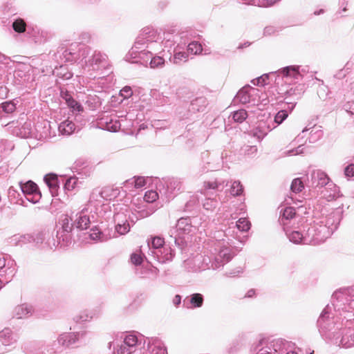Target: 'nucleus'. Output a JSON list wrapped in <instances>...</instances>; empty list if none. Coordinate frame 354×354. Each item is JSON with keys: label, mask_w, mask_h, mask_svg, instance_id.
Instances as JSON below:
<instances>
[{"label": "nucleus", "mask_w": 354, "mask_h": 354, "mask_svg": "<svg viewBox=\"0 0 354 354\" xmlns=\"http://www.w3.org/2000/svg\"><path fill=\"white\" fill-rule=\"evenodd\" d=\"M14 77L18 84L28 88H34L35 74L30 66L20 65L15 71Z\"/></svg>", "instance_id": "nucleus-14"}, {"label": "nucleus", "mask_w": 354, "mask_h": 354, "mask_svg": "<svg viewBox=\"0 0 354 354\" xmlns=\"http://www.w3.org/2000/svg\"><path fill=\"white\" fill-rule=\"evenodd\" d=\"M26 24L24 19H17L12 23L13 30L19 33H22L26 31Z\"/></svg>", "instance_id": "nucleus-50"}, {"label": "nucleus", "mask_w": 354, "mask_h": 354, "mask_svg": "<svg viewBox=\"0 0 354 354\" xmlns=\"http://www.w3.org/2000/svg\"><path fill=\"white\" fill-rule=\"evenodd\" d=\"M114 221L116 224L129 223L127 215L123 212H117L114 214Z\"/></svg>", "instance_id": "nucleus-64"}, {"label": "nucleus", "mask_w": 354, "mask_h": 354, "mask_svg": "<svg viewBox=\"0 0 354 354\" xmlns=\"http://www.w3.org/2000/svg\"><path fill=\"white\" fill-rule=\"evenodd\" d=\"M89 236L92 240L100 242L106 241L112 237H114V236L111 234L109 230H104L102 231L97 226H94L91 228Z\"/></svg>", "instance_id": "nucleus-28"}, {"label": "nucleus", "mask_w": 354, "mask_h": 354, "mask_svg": "<svg viewBox=\"0 0 354 354\" xmlns=\"http://www.w3.org/2000/svg\"><path fill=\"white\" fill-rule=\"evenodd\" d=\"M284 231L290 241L295 244H303V237H304L303 232H300L299 231L290 232L287 228H284Z\"/></svg>", "instance_id": "nucleus-40"}, {"label": "nucleus", "mask_w": 354, "mask_h": 354, "mask_svg": "<svg viewBox=\"0 0 354 354\" xmlns=\"http://www.w3.org/2000/svg\"><path fill=\"white\" fill-rule=\"evenodd\" d=\"M308 181L311 187H324L330 183V178L323 171L313 169L310 172V177L308 178Z\"/></svg>", "instance_id": "nucleus-21"}, {"label": "nucleus", "mask_w": 354, "mask_h": 354, "mask_svg": "<svg viewBox=\"0 0 354 354\" xmlns=\"http://www.w3.org/2000/svg\"><path fill=\"white\" fill-rule=\"evenodd\" d=\"M85 57L82 65L84 71L91 79H95V73L106 68L109 65L106 55L91 47L89 53Z\"/></svg>", "instance_id": "nucleus-4"}, {"label": "nucleus", "mask_w": 354, "mask_h": 354, "mask_svg": "<svg viewBox=\"0 0 354 354\" xmlns=\"http://www.w3.org/2000/svg\"><path fill=\"white\" fill-rule=\"evenodd\" d=\"M147 339L148 338H145L141 334L129 333L124 335L123 344L138 352L140 348L146 344Z\"/></svg>", "instance_id": "nucleus-20"}, {"label": "nucleus", "mask_w": 354, "mask_h": 354, "mask_svg": "<svg viewBox=\"0 0 354 354\" xmlns=\"http://www.w3.org/2000/svg\"><path fill=\"white\" fill-rule=\"evenodd\" d=\"M0 109L6 113H12L16 109V104L12 101H6L1 104Z\"/></svg>", "instance_id": "nucleus-55"}, {"label": "nucleus", "mask_w": 354, "mask_h": 354, "mask_svg": "<svg viewBox=\"0 0 354 354\" xmlns=\"http://www.w3.org/2000/svg\"><path fill=\"white\" fill-rule=\"evenodd\" d=\"M138 353L135 349L131 348L122 343L118 347L115 354H138Z\"/></svg>", "instance_id": "nucleus-60"}, {"label": "nucleus", "mask_w": 354, "mask_h": 354, "mask_svg": "<svg viewBox=\"0 0 354 354\" xmlns=\"http://www.w3.org/2000/svg\"><path fill=\"white\" fill-rule=\"evenodd\" d=\"M151 246L152 248H149L150 251L152 250H161L162 248L165 246V241L164 239L155 236L151 240Z\"/></svg>", "instance_id": "nucleus-51"}, {"label": "nucleus", "mask_w": 354, "mask_h": 354, "mask_svg": "<svg viewBox=\"0 0 354 354\" xmlns=\"http://www.w3.org/2000/svg\"><path fill=\"white\" fill-rule=\"evenodd\" d=\"M30 234H16L10 238V243L15 245H24L30 243Z\"/></svg>", "instance_id": "nucleus-43"}, {"label": "nucleus", "mask_w": 354, "mask_h": 354, "mask_svg": "<svg viewBox=\"0 0 354 354\" xmlns=\"http://www.w3.org/2000/svg\"><path fill=\"white\" fill-rule=\"evenodd\" d=\"M16 263L9 257L0 254V277L4 278L5 282L8 283L16 272Z\"/></svg>", "instance_id": "nucleus-16"}, {"label": "nucleus", "mask_w": 354, "mask_h": 354, "mask_svg": "<svg viewBox=\"0 0 354 354\" xmlns=\"http://www.w3.org/2000/svg\"><path fill=\"white\" fill-rule=\"evenodd\" d=\"M276 128L272 123V118L269 117L266 121H259L257 127L252 131V135L260 142L271 130Z\"/></svg>", "instance_id": "nucleus-22"}, {"label": "nucleus", "mask_w": 354, "mask_h": 354, "mask_svg": "<svg viewBox=\"0 0 354 354\" xmlns=\"http://www.w3.org/2000/svg\"><path fill=\"white\" fill-rule=\"evenodd\" d=\"M207 105V101L205 97H197L192 100L189 106V112L204 111Z\"/></svg>", "instance_id": "nucleus-38"}, {"label": "nucleus", "mask_w": 354, "mask_h": 354, "mask_svg": "<svg viewBox=\"0 0 354 354\" xmlns=\"http://www.w3.org/2000/svg\"><path fill=\"white\" fill-rule=\"evenodd\" d=\"M56 74L64 80H69L73 77V73L69 71H66V68L63 66H60L59 68H56Z\"/></svg>", "instance_id": "nucleus-62"}, {"label": "nucleus", "mask_w": 354, "mask_h": 354, "mask_svg": "<svg viewBox=\"0 0 354 354\" xmlns=\"http://www.w3.org/2000/svg\"><path fill=\"white\" fill-rule=\"evenodd\" d=\"M62 97L66 101L68 106L73 110V111L81 112L83 111L82 106L73 98L68 92H62Z\"/></svg>", "instance_id": "nucleus-37"}, {"label": "nucleus", "mask_w": 354, "mask_h": 354, "mask_svg": "<svg viewBox=\"0 0 354 354\" xmlns=\"http://www.w3.org/2000/svg\"><path fill=\"white\" fill-rule=\"evenodd\" d=\"M250 223L247 218H241L236 222L234 227L239 231L247 232L250 230Z\"/></svg>", "instance_id": "nucleus-46"}, {"label": "nucleus", "mask_w": 354, "mask_h": 354, "mask_svg": "<svg viewBox=\"0 0 354 354\" xmlns=\"http://www.w3.org/2000/svg\"><path fill=\"white\" fill-rule=\"evenodd\" d=\"M274 73H277V76H281L282 79L284 78L286 80V82L288 80H291L293 81L299 80L302 75L299 72V66H286Z\"/></svg>", "instance_id": "nucleus-23"}, {"label": "nucleus", "mask_w": 354, "mask_h": 354, "mask_svg": "<svg viewBox=\"0 0 354 354\" xmlns=\"http://www.w3.org/2000/svg\"><path fill=\"white\" fill-rule=\"evenodd\" d=\"M44 180L48 186L51 195L53 196H57L59 189L57 177L54 174H48L44 176Z\"/></svg>", "instance_id": "nucleus-33"}, {"label": "nucleus", "mask_w": 354, "mask_h": 354, "mask_svg": "<svg viewBox=\"0 0 354 354\" xmlns=\"http://www.w3.org/2000/svg\"><path fill=\"white\" fill-rule=\"evenodd\" d=\"M233 257L232 249L223 241H216L210 248L193 258L185 261L184 266L189 272L216 270L228 263Z\"/></svg>", "instance_id": "nucleus-1"}, {"label": "nucleus", "mask_w": 354, "mask_h": 354, "mask_svg": "<svg viewBox=\"0 0 354 354\" xmlns=\"http://www.w3.org/2000/svg\"><path fill=\"white\" fill-rule=\"evenodd\" d=\"M32 312L33 309L31 305L24 304L15 308L12 315L17 319L27 318L32 315Z\"/></svg>", "instance_id": "nucleus-30"}, {"label": "nucleus", "mask_w": 354, "mask_h": 354, "mask_svg": "<svg viewBox=\"0 0 354 354\" xmlns=\"http://www.w3.org/2000/svg\"><path fill=\"white\" fill-rule=\"evenodd\" d=\"M328 231L324 229H320L315 221L313 224L308 227L307 230H304L303 237V244L306 245H318L323 243L326 239L329 238Z\"/></svg>", "instance_id": "nucleus-12"}, {"label": "nucleus", "mask_w": 354, "mask_h": 354, "mask_svg": "<svg viewBox=\"0 0 354 354\" xmlns=\"http://www.w3.org/2000/svg\"><path fill=\"white\" fill-rule=\"evenodd\" d=\"M188 52L193 55L200 54L203 50L202 45L198 41H192L187 46Z\"/></svg>", "instance_id": "nucleus-54"}, {"label": "nucleus", "mask_w": 354, "mask_h": 354, "mask_svg": "<svg viewBox=\"0 0 354 354\" xmlns=\"http://www.w3.org/2000/svg\"><path fill=\"white\" fill-rule=\"evenodd\" d=\"M159 39L160 37L156 30L149 27L145 28L136 38L133 50H137V48H147L157 53L161 47L158 43Z\"/></svg>", "instance_id": "nucleus-10"}, {"label": "nucleus", "mask_w": 354, "mask_h": 354, "mask_svg": "<svg viewBox=\"0 0 354 354\" xmlns=\"http://www.w3.org/2000/svg\"><path fill=\"white\" fill-rule=\"evenodd\" d=\"M19 187L26 201L34 204L39 201L41 194L33 181L28 180L25 183L20 182Z\"/></svg>", "instance_id": "nucleus-17"}, {"label": "nucleus", "mask_w": 354, "mask_h": 354, "mask_svg": "<svg viewBox=\"0 0 354 354\" xmlns=\"http://www.w3.org/2000/svg\"><path fill=\"white\" fill-rule=\"evenodd\" d=\"M130 230V225L129 223H126L122 225L120 224H115V232L113 233L114 237L115 236V234H118L119 235H124L127 234Z\"/></svg>", "instance_id": "nucleus-56"}, {"label": "nucleus", "mask_w": 354, "mask_h": 354, "mask_svg": "<svg viewBox=\"0 0 354 354\" xmlns=\"http://www.w3.org/2000/svg\"><path fill=\"white\" fill-rule=\"evenodd\" d=\"M303 93V88L301 85H297L294 87H291L290 89L287 90L286 91V95L285 100H286L287 104H292V109L295 106L296 102H292L290 100H289V97H293L295 100H298L300 97L301 93Z\"/></svg>", "instance_id": "nucleus-32"}, {"label": "nucleus", "mask_w": 354, "mask_h": 354, "mask_svg": "<svg viewBox=\"0 0 354 354\" xmlns=\"http://www.w3.org/2000/svg\"><path fill=\"white\" fill-rule=\"evenodd\" d=\"M75 124L68 120L61 122L59 125V131L62 135H71L75 130Z\"/></svg>", "instance_id": "nucleus-41"}, {"label": "nucleus", "mask_w": 354, "mask_h": 354, "mask_svg": "<svg viewBox=\"0 0 354 354\" xmlns=\"http://www.w3.org/2000/svg\"><path fill=\"white\" fill-rule=\"evenodd\" d=\"M243 192V187L241 182L235 180L232 183L230 188V193L232 196H238L242 194Z\"/></svg>", "instance_id": "nucleus-52"}, {"label": "nucleus", "mask_w": 354, "mask_h": 354, "mask_svg": "<svg viewBox=\"0 0 354 354\" xmlns=\"http://www.w3.org/2000/svg\"><path fill=\"white\" fill-rule=\"evenodd\" d=\"M333 308L340 315L348 319L354 316V288H341L335 291L331 298Z\"/></svg>", "instance_id": "nucleus-3"}, {"label": "nucleus", "mask_w": 354, "mask_h": 354, "mask_svg": "<svg viewBox=\"0 0 354 354\" xmlns=\"http://www.w3.org/2000/svg\"><path fill=\"white\" fill-rule=\"evenodd\" d=\"M290 344L288 341L279 339H262L255 346L252 351L255 354H284Z\"/></svg>", "instance_id": "nucleus-8"}, {"label": "nucleus", "mask_w": 354, "mask_h": 354, "mask_svg": "<svg viewBox=\"0 0 354 354\" xmlns=\"http://www.w3.org/2000/svg\"><path fill=\"white\" fill-rule=\"evenodd\" d=\"M153 50L143 48H137V50H133V46L129 50L127 55V59H132L131 62L133 63H140L142 65H147L151 59L153 54H156Z\"/></svg>", "instance_id": "nucleus-18"}, {"label": "nucleus", "mask_w": 354, "mask_h": 354, "mask_svg": "<svg viewBox=\"0 0 354 354\" xmlns=\"http://www.w3.org/2000/svg\"><path fill=\"white\" fill-rule=\"evenodd\" d=\"M257 89L251 87L249 85L243 86L241 88L237 93L235 98L236 100L240 102L242 104H246L250 102V91H256Z\"/></svg>", "instance_id": "nucleus-34"}, {"label": "nucleus", "mask_w": 354, "mask_h": 354, "mask_svg": "<svg viewBox=\"0 0 354 354\" xmlns=\"http://www.w3.org/2000/svg\"><path fill=\"white\" fill-rule=\"evenodd\" d=\"M334 344L344 348L354 346V320L346 318Z\"/></svg>", "instance_id": "nucleus-13"}, {"label": "nucleus", "mask_w": 354, "mask_h": 354, "mask_svg": "<svg viewBox=\"0 0 354 354\" xmlns=\"http://www.w3.org/2000/svg\"><path fill=\"white\" fill-rule=\"evenodd\" d=\"M218 203L214 198H207L203 203L204 209L208 211H213L218 205Z\"/></svg>", "instance_id": "nucleus-59"}, {"label": "nucleus", "mask_w": 354, "mask_h": 354, "mask_svg": "<svg viewBox=\"0 0 354 354\" xmlns=\"http://www.w3.org/2000/svg\"><path fill=\"white\" fill-rule=\"evenodd\" d=\"M19 338V334L10 328H6L0 331V344L3 346H13L17 342Z\"/></svg>", "instance_id": "nucleus-24"}, {"label": "nucleus", "mask_w": 354, "mask_h": 354, "mask_svg": "<svg viewBox=\"0 0 354 354\" xmlns=\"http://www.w3.org/2000/svg\"><path fill=\"white\" fill-rule=\"evenodd\" d=\"M188 298L192 308H200L203 305L204 297L201 293L192 294Z\"/></svg>", "instance_id": "nucleus-42"}, {"label": "nucleus", "mask_w": 354, "mask_h": 354, "mask_svg": "<svg viewBox=\"0 0 354 354\" xmlns=\"http://www.w3.org/2000/svg\"><path fill=\"white\" fill-rule=\"evenodd\" d=\"M104 198L102 192H93L90 197L89 204L86 207L82 209L80 212L75 214L74 217L75 227L80 230H86L89 225L97 221V215L93 210L91 200H97V198Z\"/></svg>", "instance_id": "nucleus-7"}, {"label": "nucleus", "mask_w": 354, "mask_h": 354, "mask_svg": "<svg viewBox=\"0 0 354 354\" xmlns=\"http://www.w3.org/2000/svg\"><path fill=\"white\" fill-rule=\"evenodd\" d=\"M159 198V194L156 191L149 190L146 192L144 196V201L147 203H152L155 202Z\"/></svg>", "instance_id": "nucleus-57"}, {"label": "nucleus", "mask_w": 354, "mask_h": 354, "mask_svg": "<svg viewBox=\"0 0 354 354\" xmlns=\"http://www.w3.org/2000/svg\"><path fill=\"white\" fill-rule=\"evenodd\" d=\"M89 51V46L80 43H74L65 49L62 48L57 52L56 56L64 62H79L82 64Z\"/></svg>", "instance_id": "nucleus-9"}, {"label": "nucleus", "mask_w": 354, "mask_h": 354, "mask_svg": "<svg viewBox=\"0 0 354 354\" xmlns=\"http://www.w3.org/2000/svg\"><path fill=\"white\" fill-rule=\"evenodd\" d=\"M154 211V209H149L145 205L138 206L131 212L128 218L132 223H136L139 219L150 216Z\"/></svg>", "instance_id": "nucleus-27"}, {"label": "nucleus", "mask_w": 354, "mask_h": 354, "mask_svg": "<svg viewBox=\"0 0 354 354\" xmlns=\"http://www.w3.org/2000/svg\"><path fill=\"white\" fill-rule=\"evenodd\" d=\"M151 68H162L165 65V59L160 56H152L149 61Z\"/></svg>", "instance_id": "nucleus-58"}, {"label": "nucleus", "mask_w": 354, "mask_h": 354, "mask_svg": "<svg viewBox=\"0 0 354 354\" xmlns=\"http://www.w3.org/2000/svg\"><path fill=\"white\" fill-rule=\"evenodd\" d=\"M198 219L189 217L179 218L176 225V228L170 231V236L174 238L176 245L182 249L185 245V236L194 232L196 230Z\"/></svg>", "instance_id": "nucleus-6"}, {"label": "nucleus", "mask_w": 354, "mask_h": 354, "mask_svg": "<svg viewBox=\"0 0 354 354\" xmlns=\"http://www.w3.org/2000/svg\"><path fill=\"white\" fill-rule=\"evenodd\" d=\"M303 188V183L299 178H295L293 180L290 186V189L292 192L299 193L301 192Z\"/></svg>", "instance_id": "nucleus-63"}, {"label": "nucleus", "mask_w": 354, "mask_h": 354, "mask_svg": "<svg viewBox=\"0 0 354 354\" xmlns=\"http://www.w3.org/2000/svg\"><path fill=\"white\" fill-rule=\"evenodd\" d=\"M50 233L48 231H40L37 232L30 233V243H34L36 246H40L43 243L47 248H50L46 242L52 243L53 238L50 239Z\"/></svg>", "instance_id": "nucleus-26"}, {"label": "nucleus", "mask_w": 354, "mask_h": 354, "mask_svg": "<svg viewBox=\"0 0 354 354\" xmlns=\"http://www.w3.org/2000/svg\"><path fill=\"white\" fill-rule=\"evenodd\" d=\"M87 335L88 332L86 330L76 333H64L58 336L57 341L59 345L69 348L84 339Z\"/></svg>", "instance_id": "nucleus-19"}, {"label": "nucleus", "mask_w": 354, "mask_h": 354, "mask_svg": "<svg viewBox=\"0 0 354 354\" xmlns=\"http://www.w3.org/2000/svg\"><path fill=\"white\" fill-rule=\"evenodd\" d=\"M151 254L160 263L171 261L175 256L174 251L170 248L164 246L161 250H152Z\"/></svg>", "instance_id": "nucleus-25"}, {"label": "nucleus", "mask_w": 354, "mask_h": 354, "mask_svg": "<svg viewBox=\"0 0 354 354\" xmlns=\"http://www.w3.org/2000/svg\"><path fill=\"white\" fill-rule=\"evenodd\" d=\"M188 59V54L186 52H181V51H174V57L172 59L170 60L172 61L174 64H178L183 62H186Z\"/></svg>", "instance_id": "nucleus-49"}, {"label": "nucleus", "mask_w": 354, "mask_h": 354, "mask_svg": "<svg viewBox=\"0 0 354 354\" xmlns=\"http://www.w3.org/2000/svg\"><path fill=\"white\" fill-rule=\"evenodd\" d=\"M342 209L337 208L328 213H322L315 220L320 229L325 228L329 232V237L337 229L342 219Z\"/></svg>", "instance_id": "nucleus-11"}, {"label": "nucleus", "mask_w": 354, "mask_h": 354, "mask_svg": "<svg viewBox=\"0 0 354 354\" xmlns=\"http://www.w3.org/2000/svg\"><path fill=\"white\" fill-rule=\"evenodd\" d=\"M288 113L286 110H281L275 115L274 120L272 119V123L276 125L277 127L288 118Z\"/></svg>", "instance_id": "nucleus-48"}, {"label": "nucleus", "mask_w": 354, "mask_h": 354, "mask_svg": "<svg viewBox=\"0 0 354 354\" xmlns=\"http://www.w3.org/2000/svg\"><path fill=\"white\" fill-rule=\"evenodd\" d=\"M324 196L327 198L328 201H332L337 198L339 195V187H337L334 183L330 182L325 188Z\"/></svg>", "instance_id": "nucleus-39"}, {"label": "nucleus", "mask_w": 354, "mask_h": 354, "mask_svg": "<svg viewBox=\"0 0 354 354\" xmlns=\"http://www.w3.org/2000/svg\"><path fill=\"white\" fill-rule=\"evenodd\" d=\"M127 184L134 185L135 188L139 189L145 186V180L143 177H134L127 181Z\"/></svg>", "instance_id": "nucleus-61"}, {"label": "nucleus", "mask_w": 354, "mask_h": 354, "mask_svg": "<svg viewBox=\"0 0 354 354\" xmlns=\"http://www.w3.org/2000/svg\"><path fill=\"white\" fill-rule=\"evenodd\" d=\"M8 197L12 203L19 204L21 205H26L25 201L22 197L20 196L19 193H18L15 189L12 187H10L8 191Z\"/></svg>", "instance_id": "nucleus-44"}, {"label": "nucleus", "mask_w": 354, "mask_h": 354, "mask_svg": "<svg viewBox=\"0 0 354 354\" xmlns=\"http://www.w3.org/2000/svg\"><path fill=\"white\" fill-rule=\"evenodd\" d=\"M202 160L203 162L201 171L202 173L217 169V164H216L213 158L210 157L208 152H205L202 154Z\"/></svg>", "instance_id": "nucleus-36"}, {"label": "nucleus", "mask_w": 354, "mask_h": 354, "mask_svg": "<svg viewBox=\"0 0 354 354\" xmlns=\"http://www.w3.org/2000/svg\"><path fill=\"white\" fill-rule=\"evenodd\" d=\"M180 184V181L178 179L169 178L163 179L162 181L160 182L157 188L158 189L161 196H164L169 201L174 196L176 192L180 190L181 186Z\"/></svg>", "instance_id": "nucleus-15"}, {"label": "nucleus", "mask_w": 354, "mask_h": 354, "mask_svg": "<svg viewBox=\"0 0 354 354\" xmlns=\"http://www.w3.org/2000/svg\"><path fill=\"white\" fill-rule=\"evenodd\" d=\"M232 117L234 122L241 123L247 118L248 113L245 109H239L232 113Z\"/></svg>", "instance_id": "nucleus-47"}, {"label": "nucleus", "mask_w": 354, "mask_h": 354, "mask_svg": "<svg viewBox=\"0 0 354 354\" xmlns=\"http://www.w3.org/2000/svg\"><path fill=\"white\" fill-rule=\"evenodd\" d=\"M60 227L56 233V239L53 237V243L46 242L50 249L57 246L64 248L71 242V233L75 226L74 217L73 215L68 216L65 215L59 222Z\"/></svg>", "instance_id": "nucleus-5"}, {"label": "nucleus", "mask_w": 354, "mask_h": 354, "mask_svg": "<svg viewBox=\"0 0 354 354\" xmlns=\"http://www.w3.org/2000/svg\"><path fill=\"white\" fill-rule=\"evenodd\" d=\"M227 185V182L221 179H216L214 181H209L204 183L205 191L207 192L205 194H207L208 190H214L216 192H221Z\"/></svg>", "instance_id": "nucleus-35"}, {"label": "nucleus", "mask_w": 354, "mask_h": 354, "mask_svg": "<svg viewBox=\"0 0 354 354\" xmlns=\"http://www.w3.org/2000/svg\"><path fill=\"white\" fill-rule=\"evenodd\" d=\"M245 4H252V5H258L259 6L268 7L273 5L274 3L278 1L279 0H262V2L260 0H242Z\"/></svg>", "instance_id": "nucleus-53"}, {"label": "nucleus", "mask_w": 354, "mask_h": 354, "mask_svg": "<svg viewBox=\"0 0 354 354\" xmlns=\"http://www.w3.org/2000/svg\"><path fill=\"white\" fill-rule=\"evenodd\" d=\"M295 209L292 207H286L281 209L280 212L279 222L283 226V229L286 228L290 221L295 216Z\"/></svg>", "instance_id": "nucleus-31"}, {"label": "nucleus", "mask_w": 354, "mask_h": 354, "mask_svg": "<svg viewBox=\"0 0 354 354\" xmlns=\"http://www.w3.org/2000/svg\"><path fill=\"white\" fill-rule=\"evenodd\" d=\"M340 315L339 312H335L333 303L328 304L322 310L317 321V327L321 336L327 340L334 343L340 333L341 328L346 319V316Z\"/></svg>", "instance_id": "nucleus-2"}, {"label": "nucleus", "mask_w": 354, "mask_h": 354, "mask_svg": "<svg viewBox=\"0 0 354 354\" xmlns=\"http://www.w3.org/2000/svg\"><path fill=\"white\" fill-rule=\"evenodd\" d=\"M93 317V313L88 310H84L75 315L73 318L75 322L82 323L90 321Z\"/></svg>", "instance_id": "nucleus-45"}, {"label": "nucleus", "mask_w": 354, "mask_h": 354, "mask_svg": "<svg viewBox=\"0 0 354 354\" xmlns=\"http://www.w3.org/2000/svg\"><path fill=\"white\" fill-rule=\"evenodd\" d=\"M44 348V344L41 342H28L22 346L25 354H45Z\"/></svg>", "instance_id": "nucleus-29"}]
</instances>
